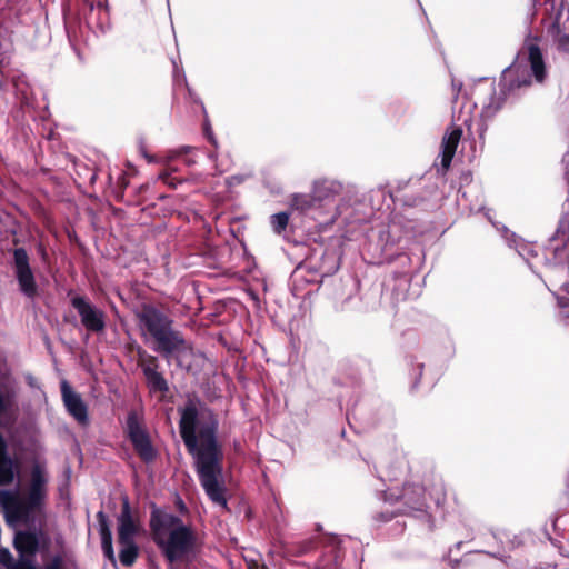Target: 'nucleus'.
Masks as SVG:
<instances>
[{
  "mask_svg": "<svg viewBox=\"0 0 569 569\" xmlns=\"http://www.w3.org/2000/svg\"><path fill=\"white\" fill-rule=\"evenodd\" d=\"M218 420L214 413L190 400L181 409L180 433L188 451L194 459L200 483L217 506L227 509L222 480V451L217 442Z\"/></svg>",
  "mask_w": 569,
  "mask_h": 569,
  "instance_id": "f257e3e1",
  "label": "nucleus"
},
{
  "mask_svg": "<svg viewBox=\"0 0 569 569\" xmlns=\"http://www.w3.org/2000/svg\"><path fill=\"white\" fill-rule=\"evenodd\" d=\"M13 479V465L0 450V485L10 483ZM44 498V489L39 475H33L32 485L27 498H21L18 490H0V506L3 508L9 523L28 522L38 510Z\"/></svg>",
  "mask_w": 569,
  "mask_h": 569,
  "instance_id": "f03ea898",
  "label": "nucleus"
},
{
  "mask_svg": "<svg viewBox=\"0 0 569 569\" xmlns=\"http://www.w3.org/2000/svg\"><path fill=\"white\" fill-rule=\"evenodd\" d=\"M150 527L154 542L170 562L181 559L196 546V532L172 513L154 509L151 513Z\"/></svg>",
  "mask_w": 569,
  "mask_h": 569,
  "instance_id": "7ed1b4c3",
  "label": "nucleus"
},
{
  "mask_svg": "<svg viewBox=\"0 0 569 569\" xmlns=\"http://www.w3.org/2000/svg\"><path fill=\"white\" fill-rule=\"evenodd\" d=\"M138 317L141 329L157 342L156 351L168 359L174 357L180 367L190 366L192 349L179 332L171 329L170 320L166 316L153 308H144Z\"/></svg>",
  "mask_w": 569,
  "mask_h": 569,
  "instance_id": "20e7f679",
  "label": "nucleus"
},
{
  "mask_svg": "<svg viewBox=\"0 0 569 569\" xmlns=\"http://www.w3.org/2000/svg\"><path fill=\"white\" fill-rule=\"evenodd\" d=\"M531 74L538 82L546 78V66L540 49L530 43L527 46L526 58L508 67L502 73L501 83L509 91L531 83Z\"/></svg>",
  "mask_w": 569,
  "mask_h": 569,
  "instance_id": "39448f33",
  "label": "nucleus"
},
{
  "mask_svg": "<svg viewBox=\"0 0 569 569\" xmlns=\"http://www.w3.org/2000/svg\"><path fill=\"white\" fill-rule=\"evenodd\" d=\"M118 542L121 547L119 552L120 562L130 567L134 563L139 548L136 543V537L139 532V525L133 519L129 501L127 498L123 499L122 509L118 516Z\"/></svg>",
  "mask_w": 569,
  "mask_h": 569,
  "instance_id": "423d86ee",
  "label": "nucleus"
},
{
  "mask_svg": "<svg viewBox=\"0 0 569 569\" xmlns=\"http://www.w3.org/2000/svg\"><path fill=\"white\" fill-rule=\"evenodd\" d=\"M127 428L129 438L140 458L147 462L152 461L157 456V451L153 448L148 433L140 426L134 413L129 415L127 419Z\"/></svg>",
  "mask_w": 569,
  "mask_h": 569,
  "instance_id": "0eeeda50",
  "label": "nucleus"
},
{
  "mask_svg": "<svg viewBox=\"0 0 569 569\" xmlns=\"http://www.w3.org/2000/svg\"><path fill=\"white\" fill-rule=\"evenodd\" d=\"M72 306L77 309L82 325L90 331L99 332L104 329V315L83 297H74Z\"/></svg>",
  "mask_w": 569,
  "mask_h": 569,
  "instance_id": "6e6552de",
  "label": "nucleus"
},
{
  "mask_svg": "<svg viewBox=\"0 0 569 569\" xmlns=\"http://www.w3.org/2000/svg\"><path fill=\"white\" fill-rule=\"evenodd\" d=\"M60 388L62 401L69 415L79 423L87 425L89 421L88 407L82 397L70 387L67 380L61 381Z\"/></svg>",
  "mask_w": 569,
  "mask_h": 569,
  "instance_id": "1a4fd4ad",
  "label": "nucleus"
},
{
  "mask_svg": "<svg viewBox=\"0 0 569 569\" xmlns=\"http://www.w3.org/2000/svg\"><path fill=\"white\" fill-rule=\"evenodd\" d=\"M14 267L21 291L28 297H33L37 291V286L29 266L28 254L22 248L14 250Z\"/></svg>",
  "mask_w": 569,
  "mask_h": 569,
  "instance_id": "9d476101",
  "label": "nucleus"
},
{
  "mask_svg": "<svg viewBox=\"0 0 569 569\" xmlns=\"http://www.w3.org/2000/svg\"><path fill=\"white\" fill-rule=\"evenodd\" d=\"M462 136L460 128H453L446 132L441 143V169L445 173L451 164L452 158L456 153L457 147Z\"/></svg>",
  "mask_w": 569,
  "mask_h": 569,
  "instance_id": "9b49d317",
  "label": "nucleus"
},
{
  "mask_svg": "<svg viewBox=\"0 0 569 569\" xmlns=\"http://www.w3.org/2000/svg\"><path fill=\"white\" fill-rule=\"evenodd\" d=\"M157 360L150 357L142 365V370L147 379V385L151 392H166L168 390V383L163 376L157 370Z\"/></svg>",
  "mask_w": 569,
  "mask_h": 569,
  "instance_id": "f8f14e48",
  "label": "nucleus"
},
{
  "mask_svg": "<svg viewBox=\"0 0 569 569\" xmlns=\"http://www.w3.org/2000/svg\"><path fill=\"white\" fill-rule=\"evenodd\" d=\"M98 520H99V533L101 538V547L103 550L104 556L111 561L116 562V556L114 550L112 547V533L111 529L108 523L107 516L100 511L98 512Z\"/></svg>",
  "mask_w": 569,
  "mask_h": 569,
  "instance_id": "ddd939ff",
  "label": "nucleus"
},
{
  "mask_svg": "<svg viewBox=\"0 0 569 569\" xmlns=\"http://www.w3.org/2000/svg\"><path fill=\"white\" fill-rule=\"evenodd\" d=\"M14 546L23 556L33 555L38 548V538L34 533L20 531L14 537Z\"/></svg>",
  "mask_w": 569,
  "mask_h": 569,
  "instance_id": "4468645a",
  "label": "nucleus"
},
{
  "mask_svg": "<svg viewBox=\"0 0 569 569\" xmlns=\"http://www.w3.org/2000/svg\"><path fill=\"white\" fill-rule=\"evenodd\" d=\"M1 560L7 566V569H37L34 566L24 563H8L11 560V556L8 551L1 553ZM43 569H63V559L60 556H54L48 563L43 566Z\"/></svg>",
  "mask_w": 569,
  "mask_h": 569,
  "instance_id": "2eb2a0df",
  "label": "nucleus"
},
{
  "mask_svg": "<svg viewBox=\"0 0 569 569\" xmlns=\"http://www.w3.org/2000/svg\"><path fill=\"white\" fill-rule=\"evenodd\" d=\"M341 186L333 181H321L317 182L313 188V193L317 201H322L328 199L335 193L340 191Z\"/></svg>",
  "mask_w": 569,
  "mask_h": 569,
  "instance_id": "dca6fc26",
  "label": "nucleus"
},
{
  "mask_svg": "<svg viewBox=\"0 0 569 569\" xmlns=\"http://www.w3.org/2000/svg\"><path fill=\"white\" fill-rule=\"evenodd\" d=\"M317 199L315 197V193L312 196L309 194H296L292 198L291 207L300 210L306 211L312 207H315Z\"/></svg>",
  "mask_w": 569,
  "mask_h": 569,
  "instance_id": "f3484780",
  "label": "nucleus"
},
{
  "mask_svg": "<svg viewBox=\"0 0 569 569\" xmlns=\"http://www.w3.org/2000/svg\"><path fill=\"white\" fill-rule=\"evenodd\" d=\"M289 222V214L287 212H279L271 217V226L274 232L281 233Z\"/></svg>",
  "mask_w": 569,
  "mask_h": 569,
  "instance_id": "a211bd4d",
  "label": "nucleus"
},
{
  "mask_svg": "<svg viewBox=\"0 0 569 569\" xmlns=\"http://www.w3.org/2000/svg\"><path fill=\"white\" fill-rule=\"evenodd\" d=\"M9 406V400L0 393V415H2Z\"/></svg>",
  "mask_w": 569,
  "mask_h": 569,
  "instance_id": "6ab92c4d",
  "label": "nucleus"
},
{
  "mask_svg": "<svg viewBox=\"0 0 569 569\" xmlns=\"http://www.w3.org/2000/svg\"><path fill=\"white\" fill-rule=\"evenodd\" d=\"M206 134H207L208 139H209L213 144H216V139L213 138L212 132H211V130H210V128H209L208 126L206 127Z\"/></svg>",
  "mask_w": 569,
  "mask_h": 569,
  "instance_id": "aec40b11",
  "label": "nucleus"
},
{
  "mask_svg": "<svg viewBox=\"0 0 569 569\" xmlns=\"http://www.w3.org/2000/svg\"><path fill=\"white\" fill-rule=\"evenodd\" d=\"M560 306H561V308H563V309L568 307L567 305H563L561 301H560Z\"/></svg>",
  "mask_w": 569,
  "mask_h": 569,
  "instance_id": "412c9836",
  "label": "nucleus"
},
{
  "mask_svg": "<svg viewBox=\"0 0 569 569\" xmlns=\"http://www.w3.org/2000/svg\"><path fill=\"white\" fill-rule=\"evenodd\" d=\"M565 317H566V318H569V313H565Z\"/></svg>",
  "mask_w": 569,
  "mask_h": 569,
  "instance_id": "4be33fe9",
  "label": "nucleus"
}]
</instances>
